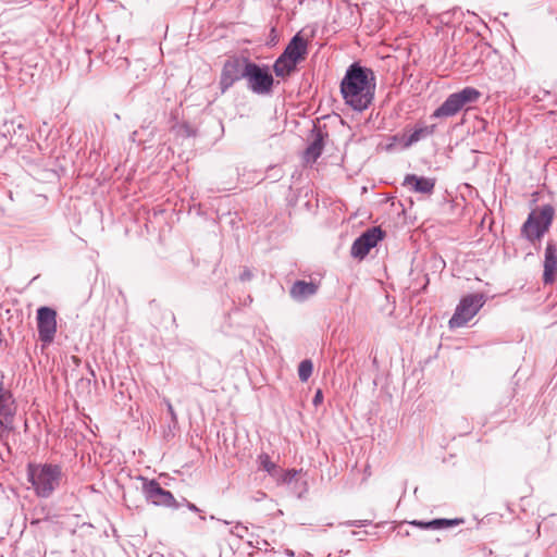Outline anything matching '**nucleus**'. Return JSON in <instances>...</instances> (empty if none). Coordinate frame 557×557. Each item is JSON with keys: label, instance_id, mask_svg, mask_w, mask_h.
Masks as SVG:
<instances>
[{"label": "nucleus", "instance_id": "nucleus-21", "mask_svg": "<svg viewBox=\"0 0 557 557\" xmlns=\"http://www.w3.org/2000/svg\"><path fill=\"white\" fill-rule=\"evenodd\" d=\"M312 373V362L309 359H304L299 363V369H297V374H299L300 382H307Z\"/></svg>", "mask_w": 557, "mask_h": 557}, {"label": "nucleus", "instance_id": "nucleus-30", "mask_svg": "<svg viewBox=\"0 0 557 557\" xmlns=\"http://www.w3.org/2000/svg\"><path fill=\"white\" fill-rule=\"evenodd\" d=\"M184 502H185V507H187L188 510H190L193 512H199V508L196 505L187 502L186 499H184Z\"/></svg>", "mask_w": 557, "mask_h": 557}, {"label": "nucleus", "instance_id": "nucleus-11", "mask_svg": "<svg viewBox=\"0 0 557 557\" xmlns=\"http://www.w3.org/2000/svg\"><path fill=\"white\" fill-rule=\"evenodd\" d=\"M436 181L426 176H417L414 174H406L403 186L408 187L416 194L431 195L433 194Z\"/></svg>", "mask_w": 557, "mask_h": 557}, {"label": "nucleus", "instance_id": "nucleus-9", "mask_svg": "<svg viewBox=\"0 0 557 557\" xmlns=\"http://www.w3.org/2000/svg\"><path fill=\"white\" fill-rule=\"evenodd\" d=\"M243 79L246 81L248 89L255 95L265 96L273 90V75L265 65L256 64Z\"/></svg>", "mask_w": 557, "mask_h": 557}, {"label": "nucleus", "instance_id": "nucleus-2", "mask_svg": "<svg viewBox=\"0 0 557 557\" xmlns=\"http://www.w3.org/2000/svg\"><path fill=\"white\" fill-rule=\"evenodd\" d=\"M26 472L35 496L41 499L50 498L65 479L60 463L30 461L27 463Z\"/></svg>", "mask_w": 557, "mask_h": 557}, {"label": "nucleus", "instance_id": "nucleus-12", "mask_svg": "<svg viewBox=\"0 0 557 557\" xmlns=\"http://www.w3.org/2000/svg\"><path fill=\"white\" fill-rule=\"evenodd\" d=\"M557 277V245L549 240L546 243L544 260V283L550 284Z\"/></svg>", "mask_w": 557, "mask_h": 557}, {"label": "nucleus", "instance_id": "nucleus-10", "mask_svg": "<svg viewBox=\"0 0 557 557\" xmlns=\"http://www.w3.org/2000/svg\"><path fill=\"white\" fill-rule=\"evenodd\" d=\"M14 403L11 392L4 387L3 381H0V428L11 430L14 410L11 405Z\"/></svg>", "mask_w": 557, "mask_h": 557}, {"label": "nucleus", "instance_id": "nucleus-15", "mask_svg": "<svg viewBox=\"0 0 557 557\" xmlns=\"http://www.w3.org/2000/svg\"><path fill=\"white\" fill-rule=\"evenodd\" d=\"M311 137L313 138H311L309 146L306 148V152H304V159L309 163H314L319 157H321L322 149H324L325 134L319 127H313Z\"/></svg>", "mask_w": 557, "mask_h": 557}, {"label": "nucleus", "instance_id": "nucleus-8", "mask_svg": "<svg viewBox=\"0 0 557 557\" xmlns=\"http://www.w3.org/2000/svg\"><path fill=\"white\" fill-rule=\"evenodd\" d=\"M57 312L49 306H40L37 309V333L38 339L45 346H49L53 342L57 333Z\"/></svg>", "mask_w": 557, "mask_h": 557}, {"label": "nucleus", "instance_id": "nucleus-3", "mask_svg": "<svg viewBox=\"0 0 557 557\" xmlns=\"http://www.w3.org/2000/svg\"><path fill=\"white\" fill-rule=\"evenodd\" d=\"M553 216L554 208L550 205H544L536 210H532L528 215V220L522 223V236L531 243L540 240L549 230Z\"/></svg>", "mask_w": 557, "mask_h": 557}, {"label": "nucleus", "instance_id": "nucleus-19", "mask_svg": "<svg viewBox=\"0 0 557 557\" xmlns=\"http://www.w3.org/2000/svg\"><path fill=\"white\" fill-rule=\"evenodd\" d=\"M385 232H383L381 227L375 226L364 231L363 234L359 235V237H357L355 240L376 246L380 242L383 240Z\"/></svg>", "mask_w": 557, "mask_h": 557}, {"label": "nucleus", "instance_id": "nucleus-13", "mask_svg": "<svg viewBox=\"0 0 557 557\" xmlns=\"http://www.w3.org/2000/svg\"><path fill=\"white\" fill-rule=\"evenodd\" d=\"M318 293V284L314 282L296 281L289 287L290 299L305 302Z\"/></svg>", "mask_w": 557, "mask_h": 557}, {"label": "nucleus", "instance_id": "nucleus-27", "mask_svg": "<svg viewBox=\"0 0 557 557\" xmlns=\"http://www.w3.org/2000/svg\"><path fill=\"white\" fill-rule=\"evenodd\" d=\"M164 404H166L168 413H170V417H171V423L176 425L177 424V414L175 413V410L172 407L171 401L166 400V401H164Z\"/></svg>", "mask_w": 557, "mask_h": 557}, {"label": "nucleus", "instance_id": "nucleus-28", "mask_svg": "<svg viewBox=\"0 0 557 557\" xmlns=\"http://www.w3.org/2000/svg\"><path fill=\"white\" fill-rule=\"evenodd\" d=\"M295 476H297V471L288 470L286 471L285 476H283V482H285V484H290Z\"/></svg>", "mask_w": 557, "mask_h": 557}, {"label": "nucleus", "instance_id": "nucleus-23", "mask_svg": "<svg viewBox=\"0 0 557 557\" xmlns=\"http://www.w3.org/2000/svg\"><path fill=\"white\" fill-rule=\"evenodd\" d=\"M457 14L461 15V11L459 8H454L453 10L441 13L440 21L443 24H450L451 20H454Z\"/></svg>", "mask_w": 557, "mask_h": 557}, {"label": "nucleus", "instance_id": "nucleus-20", "mask_svg": "<svg viewBox=\"0 0 557 557\" xmlns=\"http://www.w3.org/2000/svg\"><path fill=\"white\" fill-rule=\"evenodd\" d=\"M373 247H375V246L371 245V244H364L362 242L355 240L354 244H351V249H350L351 257L358 258V259H363L369 253L370 249Z\"/></svg>", "mask_w": 557, "mask_h": 557}, {"label": "nucleus", "instance_id": "nucleus-16", "mask_svg": "<svg viewBox=\"0 0 557 557\" xmlns=\"http://www.w3.org/2000/svg\"><path fill=\"white\" fill-rule=\"evenodd\" d=\"M463 522L465 521L461 518H436L431 521L412 520L409 523L416 528H419L420 530H446L449 528H455Z\"/></svg>", "mask_w": 557, "mask_h": 557}, {"label": "nucleus", "instance_id": "nucleus-29", "mask_svg": "<svg viewBox=\"0 0 557 557\" xmlns=\"http://www.w3.org/2000/svg\"><path fill=\"white\" fill-rule=\"evenodd\" d=\"M322 399H324V396H322V391L317 389V392H314L313 400H311V403H313L314 407H318L319 405H321Z\"/></svg>", "mask_w": 557, "mask_h": 557}, {"label": "nucleus", "instance_id": "nucleus-18", "mask_svg": "<svg viewBox=\"0 0 557 557\" xmlns=\"http://www.w3.org/2000/svg\"><path fill=\"white\" fill-rule=\"evenodd\" d=\"M436 129V125H417L416 128H413L412 133L408 135L405 139V147H411L416 143L420 141L421 139H425L429 136H432L434 134V131Z\"/></svg>", "mask_w": 557, "mask_h": 557}, {"label": "nucleus", "instance_id": "nucleus-4", "mask_svg": "<svg viewBox=\"0 0 557 557\" xmlns=\"http://www.w3.org/2000/svg\"><path fill=\"white\" fill-rule=\"evenodd\" d=\"M481 92L473 87H465L447 96L446 100L432 113L433 119L451 117L468 104L475 103Z\"/></svg>", "mask_w": 557, "mask_h": 557}, {"label": "nucleus", "instance_id": "nucleus-5", "mask_svg": "<svg viewBox=\"0 0 557 557\" xmlns=\"http://www.w3.org/2000/svg\"><path fill=\"white\" fill-rule=\"evenodd\" d=\"M256 64L249 58H231L225 60L221 71V78H219L221 94L228 91L234 84L246 77L247 72L251 71Z\"/></svg>", "mask_w": 557, "mask_h": 557}, {"label": "nucleus", "instance_id": "nucleus-33", "mask_svg": "<svg viewBox=\"0 0 557 557\" xmlns=\"http://www.w3.org/2000/svg\"><path fill=\"white\" fill-rule=\"evenodd\" d=\"M137 136V132H134L133 134H131V140H135V137Z\"/></svg>", "mask_w": 557, "mask_h": 557}, {"label": "nucleus", "instance_id": "nucleus-17", "mask_svg": "<svg viewBox=\"0 0 557 557\" xmlns=\"http://www.w3.org/2000/svg\"><path fill=\"white\" fill-rule=\"evenodd\" d=\"M304 60L293 58H276L273 63V73L276 77L285 78L289 76L297 69V64Z\"/></svg>", "mask_w": 557, "mask_h": 557}, {"label": "nucleus", "instance_id": "nucleus-25", "mask_svg": "<svg viewBox=\"0 0 557 557\" xmlns=\"http://www.w3.org/2000/svg\"><path fill=\"white\" fill-rule=\"evenodd\" d=\"M369 520H350L345 522V525L351 527V528H364L366 525H369Z\"/></svg>", "mask_w": 557, "mask_h": 557}, {"label": "nucleus", "instance_id": "nucleus-22", "mask_svg": "<svg viewBox=\"0 0 557 557\" xmlns=\"http://www.w3.org/2000/svg\"><path fill=\"white\" fill-rule=\"evenodd\" d=\"M259 466L260 469L273 475L276 472V465L270 460V457L267 454L259 455Z\"/></svg>", "mask_w": 557, "mask_h": 557}, {"label": "nucleus", "instance_id": "nucleus-1", "mask_svg": "<svg viewBox=\"0 0 557 557\" xmlns=\"http://www.w3.org/2000/svg\"><path fill=\"white\" fill-rule=\"evenodd\" d=\"M341 94L345 104L355 111L367 110L375 95V76L372 70L351 63L341 81Z\"/></svg>", "mask_w": 557, "mask_h": 557}, {"label": "nucleus", "instance_id": "nucleus-24", "mask_svg": "<svg viewBox=\"0 0 557 557\" xmlns=\"http://www.w3.org/2000/svg\"><path fill=\"white\" fill-rule=\"evenodd\" d=\"M252 277H253L252 271L248 267H245V269H243L242 273H239L238 280L242 283H246V282H250L252 280Z\"/></svg>", "mask_w": 557, "mask_h": 557}, {"label": "nucleus", "instance_id": "nucleus-26", "mask_svg": "<svg viewBox=\"0 0 557 557\" xmlns=\"http://www.w3.org/2000/svg\"><path fill=\"white\" fill-rule=\"evenodd\" d=\"M246 532H247V527L242 523H238L235 525V529H233L232 534L236 535L239 539H243L244 533H246Z\"/></svg>", "mask_w": 557, "mask_h": 557}, {"label": "nucleus", "instance_id": "nucleus-34", "mask_svg": "<svg viewBox=\"0 0 557 557\" xmlns=\"http://www.w3.org/2000/svg\"><path fill=\"white\" fill-rule=\"evenodd\" d=\"M441 265L444 267V260H440Z\"/></svg>", "mask_w": 557, "mask_h": 557}, {"label": "nucleus", "instance_id": "nucleus-6", "mask_svg": "<svg viewBox=\"0 0 557 557\" xmlns=\"http://www.w3.org/2000/svg\"><path fill=\"white\" fill-rule=\"evenodd\" d=\"M484 304L485 295L483 293H473L461 297L453 318L449 320V327L457 329L467 325L478 314Z\"/></svg>", "mask_w": 557, "mask_h": 557}, {"label": "nucleus", "instance_id": "nucleus-32", "mask_svg": "<svg viewBox=\"0 0 557 557\" xmlns=\"http://www.w3.org/2000/svg\"><path fill=\"white\" fill-rule=\"evenodd\" d=\"M10 126H11V129H13L14 133H16L17 131H21V129L24 128V126L21 123L16 124V123H14V121L10 123Z\"/></svg>", "mask_w": 557, "mask_h": 557}, {"label": "nucleus", "instance_id": "nucleus-7", "mask_svg": "<svg viewBox=\"0 0 557 557\" xmlns=\"http://www.w3.org/2000/svg\"><path fill=\"white\" fill-rule=\"evenodd\" d=\"M143 482V494L146 500L154 507H166L172 509H178V503L175 500L172 493L158 483L157 480H150L145 476H139Z\"/></svg>", "mask_w": 557, "mask_h": 557}, {"label": "nucleus", "instance_id": "nucleus-14", "mask_svg": "<svg viewBox=\"0 0 557 557\" xmlns=\"http://www.w3.org/2000/svg\"><path fill=\"white\" fill-rule=\"evenodd\" d=\"M307 47V40L297 33L293 38H290L289 42H287V46L285 50H283V53L280 54V58L305 60L308 54Z\"/></svg>", "mask_w": 557, "mask_h": 557}, {"label": "nucleus", "instance_id": "nucleus-31", "mask_svg": "<svg viewBox=\"0 0 557 557\" xmlns=\"http://www.w3.org/2000/svg\"><path fill=\"white\" fill-rule=\"evenodd\" d=\"M267 497V494L262 492H256L255 496H252V500L255 502H261Z\"/></svg>", "mask_w": 557, "mask_h": 557}]
</instances>
